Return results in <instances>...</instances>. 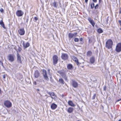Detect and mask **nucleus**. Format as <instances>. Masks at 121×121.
Instances as JSON below:
<instances>
[{
  "instance_id": "nucleus-40",
  "label": "nucleus",
  "mask_w": 121,
  "mask_h": 121,
  "mask_svg": "<svg viewBox=\"0 0 121 121\" xmlns=\"http://www.w3.org/2000/svg\"><path fill=\"white\" fill-rule=\"evenodd\" d=\"M118 22L120 25L121 26V21L120 20H119L118 21Z\"/></svg>"
},
{
  "instance_id": "nucleus-12",
  "label": "nucleus",
  "mask_w": 121,
  "mask_h": 121,
  "mask_svg": "<svg viewBox=\"0 0 121 121\" xmlns=\"http://www.w3.org/2000/svg\"><path fill=\"white\" fill-rule=\"evenodd\" d=\"M48 93L50 95L52 99H55L56 96L53 92H48Z\"/></svg>"
},
{
  "instance_id": "nucleus-18",
  "label": "nucleus",
  "mask_w": 121,
  "mask_h": 121,
  "mask_svg": "<svg viewBox=\"0 0 121 121\" xmlns=\"http://www.w3.org/2000/svg\"><path fill=\"white\" fill-rule=\"evenodd\" d=\"M72 58L73 60L75 61V62L77 64V65H79L80 63L78 61V60L77 58L74 56H73L72 57Z\"/></svg>"
},
{
  "instance_id": "nucleus-5",
  "label": "nucleus",
  "mask_w": 121,
  "mask_h": 121,
  "mask_svg": "<svg viewBox=\"0 0 121 121\" xmlns=\"http://www.w3.org/2000/svg\"><path fill=\"white\" fill-rule=\"evenodd\" d=\"M77 32L74 33L73 34L71 33H69L68 34L69 39V40L71 39L73 37H75L77 36Z\"/></svg>"
},
{
  "instance_id": "nucleus-1",
  "label": "nucleus",
  "mask_w": 121,
  "mask_h": 121,
  "mask_svg": "<svg viewBox=\"0 0 121 121\" xmlns=\"http://www.w3.org/2000/svg\"><path fill=\"white\" fill-rule=\"evenodd\" d=\"M7 58L8 60L10 62H13L14 61L15 56L13 54H10L7 56Z\"/></svg>"
},
{
  "instance_id": "nucleus-38",
  "label": "nucleus",
  "mask_w": 121,
  "mask_h": 121,
  "mask_svg": "<svg viewBox=\"0 0 121 121\" xmlns=\"http://www.w3.org/2000/svg\"><path fill=\"white\" fill-rule=\"evenodd\" d=\"M34 19L35 21H36L38 19V18L36 17H34Z\"/></svg>"
},
{
  "instance_id": "nucleus-27",
  "label": "nucleus",
  "mask_w": 121,
  "mask_h": 121,
  "mask_svg": "<svg viewBox=\"0 0 121 121\" xmlns=\"http://www.w3.org/2000/svg\"><path fill=\"white\" fill-rule=\"evenodd\" d=\"M94 4L93 3H91L90 4V6H91V9H93L95 7L94 6Z\"/></svg>"
},
{
  "instance_id": "nucleus-32",
  "label": "nucleus",
  "mask_w": 121,
  "mask_h": 121,
  "mask_svg": "<svg viewBox=\"0 0 121 121\" xmlns=\"http://www.w3.org/2000/svg\"><path fill=\"white\" fill-rule=\"evenodd\" d=\"M109 17H108L107 18L106 20V24H108V18Z\"/></svg>"
},
{
  "instance_id": "nucleus-33",
  "label": "nucleus",
  "mask_w": 121,
  "mask_h": 121,
  "mask_svg": "<svg viewBox=\"0 0 121 121\" xmlns=\"http://www.w3.org/2000/svg\"><path fill=\"white\" fill-rule=\"evenodd\" d=\"M65 79V80L66 81H68V79H67V77H66L65 75V76L64 77H63Z\"/></svg>"
},
{
  "instance_id": "nucleus-52",
  "label": "nucleus",
  "mask_w": 121,
  "mask_h": 121,
  "mask_svg": "<svg viewBox=\"0 0 121 121\" xmlns=\"http://www.w3.org/2000/svg\"><path fill=\"white\" fill-rule=\"evenodd\" d=\"M118 121H121V120H119Z\"/></svg>"
},
{
  "instance_id": "nucleus-44",
  "label": "nucleus",
  "mask_w": 121,
  "mask_h": 121,
  "mask_svg": "<svg viewBox=\"0 0 121 121\" xmlns=\"http://www.w3.org/2000/svg\"><path fill=\"white\" fill-rule=\"evenodd\" d=\"M121 100V99H118L117 100V101H116V102L119 101H120Z\"/></svg>"
},
{
  "instance_id": "nucleus-19",
  "label": "nucleus",
  "mask_w": 121,
  "mask_h": 121,
  "mask_svg": "<svg viewBox=\"0 0 121 121\" xmlns=\"http://www.w3.org/2000/svg\"><path fill=\"white\" fill-rule=\"evenodd\" d=\"M68 103L69 105L71 106L74 107L76 106V105L74 104L71 101H68Z\"/></svg>"
},
{
  "instance_id": "nucleus-53",
  "label": "nucleus",
  "mask_w": 121,
  "mask_h": 121,
  "mask_svg": "<svg viewBox=\"0 0 121 121\" xmlns=\"http://www.w3.org/2000/svg\"><path fill=\"white\" fill-rule=\"evenodd\" d=\"M49 71H50L49 70V69H48V72H49Z\"/></svg>"
},
{
  "instance_id": "nucleus-25",
  "label": "nucleus",
  "mask_w": 121,
  "mask_h": 121,
  "mask_svg": "<svg viewBox=\"0 0 121 121\" xmlns=\"http://www.w3.org/2000/svg\"><path fill=\"white\" fill-rule=\"evenodd\" d=\"M59 82L62 84H64V81L63 79L61 78L59 80Z\"/></svg>"
},
{
  "instance_id": "nucleus-6",
  "label": "nucleus",
  "mask_w": 121,
  "mask_h": 121,
  "mask_svg": "<svg viewBox=\"0 0 121 121\" xmlns=\"http://www.w3.org/2000/svg\"><path fill=\"white\" fill-rule=\"evenodd\" d=\"M4 105L7 108H10L12 106V103L8 100H6L4 102Z\"/></svg>"
},
{
  "instance_id": "nucleus-13",
  "label": "nucleus",
  "mask_w": 121,
  "mask_h": 121,
  "mask_svg": "<svg viewBox=\"0 0 121 121\" xmlns=\"http://www.w3.org/2000/svg\"><path fill=\"white\" fill-rule=\"evenodd\" d=\"M34 75L35 78H37L40 75V73L38 70H36L35 71Z\"/></svg>"
},
{
  "instance_id": "nucleus-54",
  "label": "nucleus",
  "mask_w": 121,
  "mask_h": 121,
  "mask_svg": "<svg viewBox=\"0 0 121 121\" xmlns=\"http://www.w3.org/2000/svg\"><path fill=\"white\" fill-rule=\"evenodd\" d=\"M120 30H121V27L120 28Z\"/></svg>"
},
{
  "instance_id": "nucleus-35",
  "label": "nucleus",
  "mask_w": 121,
  "mask_h": 121,
  "mask_svg": "<svg viewBox=\"0 0 121 121\" xmlns=\"http://www.w3.org/2000/svg\"><path fill=\"white\" fill-rule=\"evenodd\" d=\"M96 95L95 94L93 96L92 98V99H95V97H96Z\"/></svg>"
},
{
  "instance_id": "nucleus-42",
  "label": "nucleus",
  "mask_w": 121,
  "mask_h": 121,
  "mask_svg": "<svg viewBox=\"0 0 121 121\" xmlns=\"http://www.w3.org/2000/svg\"><path fill=\"white\" fill-rule=\"evenodd\" d=\"M6 77V75H4L3 76V78L4 79Z\"/></svg>"
},
{
  "instance_id": "nucleus-14",
  "label": "nucleus",
  "mask_w": 121,
  "mask_h": 121,
  "mask_svg": "<svg viewBox=\"0 0 121 121\" xmlns=\"http://www.w3.org/2000/svg\"><path fill=\"white\" fill-rule=\"evenodd\" d=\"M23 45L24 48H26L29 47L30 45L29 43L28 42L25 43L24 41H23Z\"/></svg>"
},
{
  "instance_id": "nucleus-15",
  "label": "nucleus",
  "mask_w": 121,
  "mask_h": 121,
  "mask_svg": "<svg viewBox=\"0 0 121 121\" xmlns=\"http://www.w3.org/2000/svg\"><path fill=\"white\" fill-rule=\"evenodd\" d=\"M90 61L91 64H94L95 62V57L93 56L91 57L90 59Z\"/></svg>"
},
{
  "instance_id": "nucleus-9",
  "label": "nucleus",
  "mask_w": 121,
  "mask_h": 121,
  "mask_svg": "<svg viewBox=\"0 0 121 121\" xmlns=\"http://www.w3.org/2000/svg\"><path fill=\"white\" fill-rule=\"evenodd\" d=\"M18 32L20 35H24L25 33V31L23 28H22L19 30Z\"/></svg>"
},
{
  "instance_id": "nucleus-24",
  "label": "nucleus",
  "mask_w": 121,
  "mask_h": 121,
  "mask_svg": "<svg viewBox=\"0 0 121 121\" xmlns=\"http://www.w3.org/2000/svg\"><path fill=\"white\" fill-rule=\"evenodd\" d=\"M52 5L55 8H56L58 5L57 2L54 1L52 3Z\"/></svg>"
},
{
  "instance_id": "nucleus-57",
  "label": "nucleus",
  "mask_w": 121,
  "mask_h": 121,
  "mask_svg": "<svg viewBox=\"0 0 121 121\" xmlns=\"http://www.w3.org/2000/svg\"><path fill=\"white\" fill-rule=\"evenodd\" d=\"M38 90L39 91V89H38Z\"/></svg>"
},
{
  "instance_id": "nucleus-4",
  "label": "nucleus",
  "mask_w": 121,
  "mask_h": 121,
  "mask_svg": "<svg viewBox=\"0 0 121 121\" xmlns=\"http://www.w3.org/2000/svg\"><path fill=\"white\" fill-rule=\"evenodd\" d=\"M116 51L118 52H120L121 51V43H118L116 46L115 49Z\"/></svg>"
},
{
  "instance_id": "nucleus-30",
  "label": "nucleus",
  "mask_w": 121,
  "mask_h": 121,
  "mask_svg": "<svg viewBox=\"0 0 121 121\" xmlns=\"http://www.w3.org/2000/svg\"><path fill=\"white\" fill-rule=\"evenodd\" d=\"M99 5L98 4H97L95 6V9H97L99 7Z\"/></svg>"
},
{
  "instance_id": "nucleus-7",
  "label": "nucleus",
  "mask_w": 121,
  "mask_h": 121,
  "mask_svg": "<svg viewBox=\"0 0 121 121\" xmlns=\"http://www.w3.org/2000/svg\"><path fill=\"white\" fill-rule=\"evenodd\" d=\"M58 60V57L56 55H54L53 56V65H55L57 63Z\"/></svg>"
},
{
  "instance_id": "nucleus-31",
  "label": "nucleus",
  "mask_w": 121,
  "mask_h": 121,
  "mask_svg": "<svg viewBox=\"0 0 121 121\" xmlns=\"http://www.w3.org/2000/svg\"><path fill=\"white\" fill-rule=\"evenodd\" d=\"M22 49L19 46L18 47V48L17 49V50L19 52H20L21 51Z\"/></svg>"
},
{
  "instance_id": "nucleus-22",
  "label": "nucleus",
  "mask_w": 121,
  "mask_h": 121,
  "mask_svg": "<svg viewBox=\"0 0 121 121\" xmlns=\"http://www.w3.org/2000/svg\"><path fill=\"white\" fill-rule=\"evenodd\" d=\"M73 109V108L70 107L68 109L67 112L69 113H71L72 112Z\"/></svg>"
},
{
  "instance_id": "nucleus-16",
  "label": "nucleus",
  "mask_w": 121,
  "mask_h": 121,
  "mask_svg": "<svg viewBox=\"0 0 121 121\" xmlns=\"http://www.w3.org/2000/svg\"><path fill=\"white\" fill-rule=\"evenodd\" d=\"M17 60L18 62L20 63H22V61L21 60V57L19 54L17 52Z\"/></svg>"
},
{
  "instance_id": "nucleus-8",
  "label": "nucleus",
  "mask_w": 121,
  "mask_h": 121,
  "mask_svg": "<svg viewBox=\"0 0 121 121\" xmlns=\"http://www.w3.org/2000/svg\"><path fill=\"white\" fill-rule=\"evenodd\" d=\"M23 14V12L21 10H17L16 13V15L18 17L22 16Z\"/></svg>"
},
{
  "instance_id": "nucleus-41",
  "label": "nucleus",
  "mask_w": 121,
  "mask_h": 121,
  "mask_svg": "<svg viewBox=\"0 0 121 121\" xmlns=\"http://www.w3.org/2000/svg\"><path fill=\"white\" fill-rule=\"evenodd\" d=\"M92 0L95 3H96L97 2V0Z\"/></svg>"
},
{
  "instance_id": "nucleus-50",
  "label": "nucleus",
  "mask_w": 121,
  "mask_h": 121,
  "mask_svg": "<svg viewBox=\"0 0 121 121\" xmlns=\"http://www.w3.org/2000/svg\"><path fill=\"white\" fill-rule=\"evenodd\" d=\"M1 90L0 89V94L1 93Z\"/></svg>"
},
{
  "instance_id": "nucleus-23",
  "label": "nucleus",
  "mask_w": 121,
  "mask_h": 121,
  "mask_svg": "<svg viewBox=\"0 0 121 121\" xmlns=\"http://www.w3.org/2000/svg\"><path fill=\"white\" fill-rule=\"evenodd\" d=\"M86 54L87 56L90 57L92 55V53L91 51H89L87 52Z\"/></svg>"
},
{
  "instance_id": "nucleus-21",
  "label": "nucleus",
  "mask_w": 121,
  "mask_h": 121,
  "mask_svg": "<svg viewBox=\"0 0 121 121\" xmlns=\"http://www.w3.org/2000/svg\"><path fill=\"white\" fill-rule=\"evenodd\" d=\"M67 68L68 69H72L73 68V66L71 64H69L67 65Z\"/></svg>"
},
{
  "instance_id": "nucleus-10",
  "label": "nucleus",
  "mask_w": 121,
  "mask_h": 121,
  "mask_svg": "<svg viewBox=\"0 0 121 121\" xmlns=\"http://www.w3.org/2000/svg\"><path fill=\"white\" fill-rule=\"evenodd\" d=\"M72 84L73 86L75 88H77L78 86V82L72 80Z\"/></svg>"
},
{
  "instance_id": "nucleus-55",
  "label": "nucleus",
  "mask_w": 121,
  "mask_h": 121,
  "mask_svg": "<svg viewBox=\"0 0 121 121\" xmlns=\"http://www.w3.org/2000/svg\"><path fill=\"white\" fill-rule=\"evenodd\" d=\"M77 121H79V120H78Z\"/></svg>"
},
{
  "instance_id": "nucleus-3",
  "label": "nucleus",
  "mask_w": 121,
  "mask_h": 121,
  "mask_svg": "<svg viewBox=\"0 0 121 121\" xmlns=\"http://www.w3.org/2000/svg\"><path fill=\"white\" fill-rule=\"evenodd\" d=\"M42 72V74L44 78L47 81H48L49 79L47 75L46 71L45 69H43Z\"/></svg>"
},
{
  "instance_id": "nucleus-39",
  "label": "nucleus",
  "mask_w": 121,
  "mask_h": 121,
  "mask_svg": "<svg viewBox=\"0 0 121 121\" xmlns=\"http://www.w3.org/2000/svg\"><path fill=\"white\" fill-rule=\"evenodd\" d=\"M119 13L120 14L121 13V7L119 9Z\"/></svg>"
},
{
  "instance_id": "nucleus-46",
  "label": "nucleus",
  "mask_w": 121,
  "mask_h": 121,
  "mask_svg": "<svg viewBox=\"0 0 121 121\" xmlns=\"http://www.w3.org/2000/svg\"><path fill=\"white\" fill-rule=\"evenodd\" d=\"M88 0H85V2L86 3H87Z\"/></svg>"
},
{
  "instance_id": "nucleus-26",
  "label": "nucleus",
  "mask_w": 121,
  "mask_h": 121,
  "mask_svg": "<svg viewBox=\"0 0 121 121\" xmlns=\"http://www.w3.org/2000/svg\"><path fill=\"white\" fill-rule=\"evenodd\" d=\"M29 17L28 16L26 17L25 18L24 20H26L27 24L28 23V22L29 21Z\"/></svg>"
},
{
  "instance_id": "nucleus-2",
  "label": "nucleus",
  "mask_w": 121,
  "mask_h": 121,
  "mask_svg": "<svg viewBox=\"0 0 121 121\" xmlns=\"http://www.w3.org/2000/svg\"><path fill=\"white\" fill-rule=\"evenodd\" d=\"M113 42L111 39L108 40L106 43V47L108 49L111 48L112 47Z\"/></svg>"
},
{
  "instance_id": "nucleus-48",
  "label": "nucleus",
  "mask_w": 121,
  "mask_h": 121,
  "mask_svg": "<svg viewBox=\"0 0 121 121\" xmlns=\"http://www.w3.org/2000/svg\"><path fill=\"white\" fill-rule=\"evenodd\" d=\"M1 65H2V66L3 67H4V66L3 65V63H2L1 62Z\"/></svg>"
},
{
  "instance_id": "nucleus-47",
  "label": "nucleus",
  "mask_w": 121,
  "mask_h": 121,
  "mask_svg": "<svg viewBox=\"0 0 121 121\" xmlns=\"http://www.w3.org/2000/svg\"><path fill=\"white\" fill-rule=\"evenodd\" d=\"M34 84L35 85H36V82H34Z\"/></svg>"
},
{
  "instance_id": "nucleus-56",
  "label": "nucleus",
  "mask_w": 121,
  "mask_h": 121,
  "mask_svg": "<svg viewBox=\"0 0 121 121\" xmlns=\"http://www.w3.org/2000/svg\"><path fill=\"white\" fill-rule=\"evenodd\" d=\"M14 48V49H15V47Z\"/></svg>"
},
{
  "instance_id": "nucleus-20",
  "label": "nucleus",
  "mask_w": 121,
  "mask_h": 121,
  "mask_svg": "<svg viewBox=\"0 0 121 121\" xmlns=\"http://www.w3.org/2000/svg\"><path fill=\"white\" fill-rule=\"evenodd\" d=\"M57 106L56 104L54 103H53L51 105V108L52 109H55L57 108Z\"/></svg>"
},
{
  "instance_id": "nucleus-29",
  "label": "nucleus",
  "mask_w": 121,
  "mask_h": 121,
  "mask_svg": "<svg viewBox=\"0 0 121 121\" xmlns=\"http://www.w3.org/2000/svg\"><path fill=\"white\" fill-rule=\"evenodd\" d=\"M74 40L75 42H78L79 41V39L78 38H75L74 39Z\"/></svg>"
},
{
  "instance_id": "nucleus-45",
  "label": "nucleus",
  "mask_w": 121,
  "mask_h": 121,
  "mask_svg": "<svg viewBox=\"0 0 121 121\" xmlns=\"http://www.w3.org/2000/svg\"><path fill=\"white\" fill-rule=\"evenodd\" d=\"M106 86H105L104 87V90L105 91L106 90Z\"/></svg>"
},
{
  "instance_id": "nucleus-28",
  "label": "nucleus",
  "mask_w": 121,
  "mask_h": 121,
  "mask_svg": "<svg viewBox=\"0 0 121 121\" xmlns=\"http://www.w3.org/2000/svg\"><path fill=\"white\" fill-rule=\"evenodd\" d=\"M97 32L99 33H101L103 32V31L101 29H98L97 30Z\"/></svg>"
},
{
  "instance_id": "nucleus-49",
  "label": "nucleus",
  "mask_w": 121,
  "mask_h": 121,
  "mask_svg": "<svg viewBox=\"0 0 121 121\" xmlns=\"http://www.w3.org/2000/svg\"><path fill=\"white\" fill-rule=\"evenodd\" d=\"M50 78H51V79L52 78V76H51L50 77Z\"/></svg>"
},
{
  "instance_id": "nucleus-34",
  "label": "nucleus",
  "mask_w": 121,
  "mask_h": 121,
  "mask_svg": "<svg viewBox=\"0 0 121 121\" xmlns=\"http://www.w3.org/2000/svg\"><path fill=\"white\" fill-rule=\"evenodd\" d=\"M0 11L1 13H3L4 12V11L3 9L2 8H1L0 9Z\"/></svg>"
},
{
  "instance_id": "nucleus-43",
  "label": "nucleus",
  "mask_w": 121,
  "mask_h": 121,
  "mask_svg": "<svg viewBox=\"0 0 121 121\" xmlns=\"http://www.w3.org/2000/svg\"><path fill=\"white\" fill-rule=\"evenodd\" d=\"M82 40H83V39H82V38H81L80 39V40L81 41H82Z\"/></svg>"
},
{
  "instance_id": "nucleus-17",
  "label": "nucleus",
  "mask_w": 121,
  "mask_h": 121,
  "mask_svg": "<svg viewBox=\"0 0 121 121\" xmlns=\"http://www.w3.org/2000/svg\"><path fill=\"white\" fill-rule=\"evenodd\" d=\"M88 20L90 22L91 25L92 26H94L95 25V23L93 20H92L91 18L90 17L88 18Z\"/></svg>"
},
{
  "instance_id": "nucleus-51",
  "label": "nucleus",
  "mask_w": 121,
  "mask_h": 121,
  "mask_svg": "<svg viewBox=\"0 0 121 121\" xmlns=\"http://www.w3.org/2000/svg\"><path fill=\"white\" fill-rule=\"evenodd\" d=\"M100 0H99V3H100Z\"/></svg>"
},
{
  "instance_id": "nucleus-11",
  "label": "nucleus",
  "mask_w": 121,
  "mask_h": 121,
  "mask_svg": "<svg viewBox=\"0 0 121 121\" xmlns=\"http://www.w3.org/2000/svg\"><path fill=\"white\" fill-rule=\"evenodd\" d=\"M62 59L64 60H67L68 58V56L66 53H62L61 56Z\"/></svg>"
},
{
  "instance_id": "nucleus-37",
  "label": "nucleus",
  "mask_w": 121,
  "mask_h": 121,
  "mask_svg": "<svg viewBox=\"0 0 121 121\" xmlns=\"http://www.w3.org/2000/svg\"><path fill=\"white\" fill-rule=\"evenodd\" d=\"M1 26L3 27L4 28V29L5 28V27L4 26V23Z\"/></svg>"
},
{
  "instance_id": "nucleus-36",
  "label": "nucleus",
  "mask_w": 121,
  "mask_h": 121,
  "mask_svg": "<svg viewBox=\"0 0 121 121\" xmlns=\"http://www.w3.org/2000/svg\"><path fill=\"white\" fill-rule=\"evenodd\" d=\"M4 23V22H3L2 20L0 21V25H1L3 24Z\"/></svg>"
}]
</instances>
